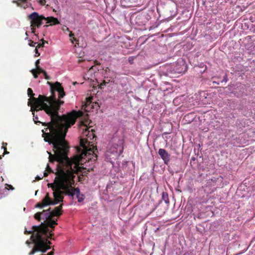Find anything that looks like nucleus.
I'll list each match as a JSON object with an SVG mask.
<instances>
[{"instance_id": "1a4fd4ad", "label": "nucleus", "mask_w": 255, "mask_h": 255, "mask_svg": "<svg viewBox=\"0 0 255 255\" xmlns=\"http://www.w3.org/2000/svg\"><path fill=\"white\" fill-rule=\"evenodd\" d=\"M62 189H57L53 192V196L54 198V200L53 201L54 203L56 202V204H58L60 202L63 201V197L62 196L63 194H65V191L63 190Z\"/></svg>"}, {"instance_id": "ea45409f", "label": "nucleus", "mask_w": 255, "mask_h": 255, "mask_svg": "<svg viewBox=\"0 0 255 255\" xmlns=\"http://www.w3.org/2000/svg\"><path fill=\"white\" fill-rule=\"evenodd\" d=\"M192 159L193 160H195V158H194V157H193V158H192Z\"/></svg>"}, {"instance_id": "58836bf2", "label": "nucleus", "mask_w": 255, "mask_h": 255, "mask_svg": "<svg viewBox=\"0 0 255 255\" xmlns=\"http://www.w3.org/2000/svg\"><path fill=\"white\" fill-rule=\"evenodd\" d=\"M183 66H184L185 67H186V66L185 64H183Z\"/></svg>"}, {"instance_id": "6e6552de", "label": "nucleus", "mask_w": 255, "mask_h": 255, "mask_svg": "<svg viewBox=\"0 0 255 255\" xmlns=\"http://www.w3.org/2000/svg\"><path fill=\"white\" fill-rule=\"evenodd\" d=\"M56 203H54L53 200H52L50 197L48 193H47L44 198L42 200L41 202H39L37 203L35 207L38 208H42L45 206L51 205H56Z\"/></svg>"}, {"instance_id": "0eeeda50", "label": "nucleus", "mask_w": 255, "mask_h": 255, "mask_svg": "<svg viewBox=\"0 0 255 255\" xmlns=\"http://www.w3.org/2000/svg\"><path fill=\"white\" fill-rule=\"evenodd\" d=\"M65 194L71 196L72 197L75 195H76L78 198V201L79 202H82L84 200L83 197V195H80V191L79 189L78 188L73 189L72 186L71 187H68V189L66 190Z\"/></svg>"}, {"instance_id": "9b49d317", "label": "nucleus", "mask_w": 255, "mask_h": 255, "mask_svg": "<svg viewBox=\"0 0 255 255\" xmlns=\"http://www.w3.org/2000/svg\"><path fill=\"white\" fill-rule=\"evenodd\" d=\"M158 154L161 156L162 159L164 161L165 163L169 161L170 159V155L165 149L160 148L158 150Z\"/></svg>"}, {"instance_id": "4468645a", "label": "nucleus", "mask_w": 255, "mask_h": 255, "mask_svg": "<svg viewBox=\"0 0 255 255\" xmlns=\"http://www.w3.org/2000/svg\"><path fill=\"white\" fill-rule=\"evenodd\" d=\"M162 199L166 203L168 204L169 202L168 199V195L166 192H163L162 195Z\"/></svg>"}, {"instance_id": "dca6fc26", "label": "nucleus", "mask_w": 255, "mask_h": 255, "mask_svg": "<svg viewBox=\"0 0 255 255\" xmlns=\"http://www.w3.org/2000/svg\"><path fill=\"white\" fill-rule=\"evenodd\" d=\"M27 0H13L12 2L14 3H16L17 6H21L22 3H25L26 2Z\"/></svg>"}, {"instance_id": "72a5a7b5", "label": "nucleus", "mask_w": 255, "mask_h": 255, "mask_svg": "<svg viewBox=\"0 0 255 255\" xmlns=\"http://www.w3.org/2000/svg\"><path fill=\"white\" fill-rule=\"evenodd\" d=\"M42 178V177H40L39 176H37L36 177V178H35V179H36V180H38H38H39L41 179Z\"/></svg>"}, {"instance_id": "20e7f679", "label": "nucleus", "mask_w": 255, "mask_h": 255, "mask_svg": "<svg viewBox=\"0 0 255 255\" xmlns=\"http://www.w3.org/2000/svg\"><path fill=\"white\" fill-rule=\"evenodd\" d=\"M83 130L82 136L80 139V145L83 148L80 158L86 161L95 162L97 160L98 150L94 142L96 140L95 130L86 125L82 124L80 127Z\"/></svg>"}, {"instance_id": "7c9ffc66", "label": "nucleus", "mask_w": 255, "mask_h": 255, "mask_svg": "<svg viewBox=\"0 0 255 255\" xmlns=\"http://www.w3.org/2000/svg\"><path fill=\"white\" fill-rule=\"evenodd\" d=\"M3 148L4 149V154H8V153H9V152L7 151V150H6V147H4Z\"/></svg>"}, {"instance_id": "4c0bfd02", "label": "nucleus", "mask_w": 255, "mask_h": 255, "mask_svg": "<svg viewBox=\"0 0 255 255\" xmlns=\"http://www.w3.org/2000/svg\"><path fill=\"white\" fill-rule=\"evenodd\" d=\"M49 25H45L44 26V27H48Z\"/></svg>"}, {"instance_id": "423d86ee", "label": "nucleus", "mask_w": 255, "mask_h": 255, "mask_svg": "<svg viewBox=\"0 0 255 255\" xmlns=\"http://www.w3.org/2000/svg\"><path fill=\"white\" fill-rule=\"evenodd\" d=\"M62 205H60L58 207L55 208L54 210L51 212L50 211V208L46 210H43V211H47L49 214L45 213L41 214V218L45 219V220L49 219V218H53L54 216H59L62 214Z\"/></svg>"}, {"instance_id": "c9c22d12", "label": "nucleus", "mask_w": 255, "mask_h": 255, "mask_svg": "<svg viewBox=\"0 0 255 255\" xmlns=\"http://www.w3.org/2000/svg\"><path fill=\"white\" fill-rule=\"evenodd\" d=\"M106 85V82L104 81L103 83L101 84V86H102L103 85Z\"/></svg>"}, {"instance_id": "f704fd0d", "label": "nucleus", "mask_w": 255, "mask_h": 255, "mask_svg": "<svg viewBox=\"0 0 255 255\" xmlns=\"http://www.w3.org/2000/svg\"><path fill=\"white\" fill-rule=\"evenodd\" d=\"M93 67H94V66H92L89 68V70H88V73H89V72H90L91 71V70L92 69H93Z\"/></svg>"}, {"instance_id": "f257e3e1", "label": "nucleus", "mask_w": 255, "mask_h": 255, "mask_svg": "<svg viewBox=\"0 0 255 255\" xmlns=\"http://www.w3.org/2000/svg\"><path fill=\"white\" fill-rule=\"evenodd\" d=\"M50 86L51 96L46 97L39 95L38 98L34 97L32 90L27 89V95L30 97L28 105L31 107V111L44 110L50 116L51 121L48 123H43V126L46 127L42 130V137L50 135L51 136L67 133L68 128L75 124L77 118L83 116V113L81 111H73L66 115L60 116L59 111L60 106L64 104V101L56 99L54 94L55 91L58 93V98H62L65 95L63 88L61 84L56 82L53 84L47 82Z\"/></svg>"}, {"instance_id": "393cba45", "label": "nucleus", "mask_w": 255, "mask_h": 255, "mask_svg": "<svg viewBox=\"0 0 255 255\" xmlns=\"http://www.w3.org/2000/svg\"><path fill=\"white\" fill-rule=\"evenodd\" d=\"M35 56L37 57L40 55V53L38 52L37 48H36V47L35 49Z\"/></svg>"}, {"instance_id": "f03ea898", "label": "nucleus", "mask_w": 255, "mask_h": 255, "mask_svg": "<svg viewBox=\"0 0 255 255\" xmlns=\"http://www.w3.org/2000/svg\"><path fill=\"white\" fill-rule=\"evenodd\" d=\"M67 133L58 134L51 136L50 135L44 137V140L53 145L54 154L47 151L49 154V161L53 163L58 162L55 174L56 177L53 183H48V186L52 188L54 191L57 189H62L63 190L71 187L74 183V174L80 170V167L77 163L72 161L68 157L69 146L65 140Z\"/></svg>"}, {"instance_id": "6ab92c4d", "label": "nucleus", "mask_w": 255, "mask_h": 255, "mask_svg": "<svg viewBox=\"0 0 255 255\" xmlns=\"http://www.w3.org/2000/svg\"><path fill=\"white\" fill-rule=\"evenodd\" d=\"M74 34L72 33V31H70V33H69V37L72 38V39H71V42L72 43H74V41H76V38L74 37Z\"/></svg>"}, {"instance_id": "cd10ccee", "label": "nucleus", "mask_w": 255, "mask_h": 255, "mask_svg": "<svg viewBox=\"0 0 255 255\" xmlns=\"http://www.w3.org/2000/svg\"><path fill=\"white\" fill-rule=\"evenodd\" d=\"M46 2V1L45 0H39V3L41 4V5H44L45 3Z\"/></svg>"}, {"instance_id": "f8f14e48", "label": "nucleus", "mask_w": 255, "mask_h": 255, "mask_svg": "<svg viewBox=\"0 0 255 255\" xmlns=\"http://www.w3.org/2000/svg\"><path fill=\"white\" fill-rule=\"evenodd\" d=\"M45 20L47 21V23H50L49 25H54L60 23L58 19L53 16L45 17Z\"/></svg>"}, {"instance_id": "a211bd4d", "label": "nucleus", "mask_w": 255, "mask_h": 255, "mask_svg": "<svg viewBox=\"0 0 255 255\" xmlns=\"http://www.w3.org/2000/svg\"><path fill=\"white\" fill-rule=\"evenodd\" d=\"M46 171L48 173H54L52 168L50 167L49 165L47 164L46 168Z\"/></svg>"}, {"instance_id": "7ed1b4c3", "label": "nucleus", "mask_w": 255, "mask_h": 255, "mask_svg": "<svg viewBox=\"0 0 255 255\" xmlns=\"http://www.w3.org/2000/svg\"><path fill=\"white\" fill-rule=\"evenodd\" d=\"M47 227L45 224L41 223L39 226H33L32 230L28 231H24V234H31L30 240L34 246L32 250L29 253V255H33L36 252L45 253L48 250L51 248V243L48 240Z\"/></svg>"}, {"instance_id": "9d476101", "label": "nucleus", "mask_w": 255, "mask_h": 255, "mask_svg": "<svg viewBox=\"0 0 255 255\" xmlns=\"http://www.w3.org/2000/svg\"><path fill=\"white\" fill-rule=\"evenodd\" d=\"M53 218H49V219L45 220L44 221V223H43V224H45L46 226L47 227L48 229V235H49V237H48V239H52V237L53 236V233H52V230H50L48 228V227L54 228V226L55 225H57V223L56 221H54L52 219Z\"/></svg>"}, {"instance_id": "5701e85b", "label": "nucleus", "mask_w": 255, "mask_h": 255, "mask_svg": "<svg viewBox=\"0 0 255 255\" xmlns=\"http://www.w3.org/2000/svg\"><path fill=\"white\" fill-rule=\"evenodd\" d=\"M44 41H43L42 43H38L37 46H36V48H40V47H43L44 46Z\"/></svg>"}, {"instance_id": "aec40b11", "label": "nucleus", "mask_w": 255, "mask_h": 255, "mask_svg": "<svg viewBox=\"0 0 255 255\" xmlns=\"http://www.w3.org/2000/svg\"><path fill=\"white\" fill-rule=\"evenodd\" d=\"M37 44V43L36 42H34L33 41H32V40H29V43H28V45L30 46H32V47H36V45Z\"/></svg>"}, {"instance_id": "c85d7f7f", "label": "nucleus", "mask_w": 255, "mask_h": 255, "mask_svg": "<svg viewBox=\"0 0 255 255\" xmlns=\"http://www.w3.org/2000/svg\"><path fill=\"white\" fill-rule=\"evenodd\" d=\"M223 81H224L225 82H227L228 81V78L226 75L224 77Z\"/></svg>"}, {"instance_id": "2f4dec72", "label": "nucleus", "mask_w": 255, "mask_h": 255, "mask_svg": "<svg viewBox=\"0 0 255 255\" xmlns=\"http://www.w3.org/2000/svg\"><path fill=\"white\" fill-rule=\"evenodd\" d=\"M2 144V148L6 147L5 146L7 145V143L6 142H3Z\"/></svg>"}, {"instance_id": "412c9836", "label": "nucleus", "mask_w": 255, "mask_h": 255, "mask_svg": "<svg viewBox=\"0 0 255 255\" xmlns=\"http://www.w3.org/2000/svg\"><path fill=\"white\" fill-rule=\"evenodd\" d=\"M37 71V72L39 74L40 73H44L45 71L43 70L42 68H41L40 67H38L37 68H36V69Z\"/></svg>"}, {"instance_id": "473e14b6", "label": "nucleus", "mask_w": 255, "mask_h": 255, "mask_svg": "<svg viewBox=\"0 0 255 255\" xmlns=\"http://www.w3.org/2000/svg\"><path fill=\"white\" fill-rule=\"evenodd\" d=\"M48 173L47 171H45L43 174L44 177H47L48 176Z\"/></svg>"}, {"instance_id": "b1692460", "label": "nucleus", "mask_w": 255, "mask_h": 255, "mask_svg": "<svg viewBox=\"0 0 255 255\" xmlns=\"http://www.w3.org/2000/svg\"><path fill=\"white\" fill-rule=\"evenodd\" d=\"M43 75H44V78L47 79V80H49L50 79V77L47 75L46 72H44V73H43Z\"/></svg>"}, {"instance_id": "2eb2a0df", "label": "nucleus", "mask_w": 255, "mask_h": 255, "mask_svg": "<svg viewBox=\"0 0 255 255\" xmlns=\"http://www.w3.org/2000/svg\"><path fill=\"white\" fill-rule=\"evenodd\" d=\"M32 114L33 115V121L35 123V124H37L38 123H39V124H41L42 126L43 125V122H41L40 121H37L38 118V116L37 115H34V111H32ZM49 122H48L47 123H48ZM44 123H46L45 122H44Z\"/></svg>"}, {"instance_id": "4be33fe9", "label": "nucleus", "mask_w": 255, "mask_h": 255, "mask_svg": "<svg viewBox=\"0 0 255 255\" xmlns=\"http://www.w3.org/2000/svg\"><path fill=\"white\" fill-rule=\"evenodd\" d=\"M31 72L33 75V76L35 78H37L38 77V75L39 74L37 72L36 70L33 69L31 70Z\"/></svg>"}, {"instance_id": "a878e982", "label": "nucleus", "mask_w": 255, "mask_h": 255, "mask_svg": "<svg viewBox=\"0 0 255 255\" xmlns=\"http://www.w3.org/2000/svg\"><path fill=\"white\" fill-rule=\"evenodd\" d=\"M39 63H40V60L39 59H38L35 62V66H36V68H37L38 67H40L39 66Z\"/></svg>"}, {"instance_id": "ddd939ff", "label": "nucleus", "mask_w": 255, "mask_h": 255, "mask_svg": "<svg viewBox=\"0 0 255 255\" xmlns=\"http://www.w3.org/2000/svg\"><path fill=\"white\" fill-rule=\"evenodd\" d=\"M47 211H42L41 212H37L34 215V218L40 221L41 219V214H45V213L47 214H49Z\"/></svg>"}, {"instance_id": "f3484780", "label": "nucleus", "mask_w": 255, "mask_h": 255, "mask_svg": "<svg viewBox=\"0 0 255 255\" xmlns=\"http://www.w3.org/2000/svg\"><path fill=\"white\" fill-rule=\"evenodd\" d=\"M106 72H109L110 73H111L114 77L113 78V79L116 78V75L117 73L115 71H111L109 68H107L106 70Z\"/></svg>"}, {"instance_id": "e433bc0d", "label": "nucleus", "mask_w": 255, "mask_h": 255, "mask_svg": "<svg viewBox=\"0 0 255 255\" xmlns=\"http://www.w3.org/2000/svg\"><path fill=\"white\" fill-rule=\"evenodd\" d=\"M26 244H27L28 245H30L31 244V242H29V241H27L26 242Z\"/></svg>"}, {"instance_id": "bb28decb", "label": "nucleus", "mask_w": 255, "mask_h": 255, "mask_svg": "<svg viewBox=\"0 0 255 255\" xmlns=\"http://www.w3.org/2000/svg\"><path fill=\"white\" fill-rule=\"evenodd\" d=\"M31 26V30H32V32L34 33L35 32V30H36V28H35V26H31V25H30Z\"/></svg>"}, {"instance_id": "39448f33", "label": "nucleus", "mask_w": 255, "mask_h": 255, "mask_svg": "<svg viewBox=\"0 0 255 255\" xmlns=\"http://www.w3.org/2000/svg\"><path fill=\"white\" fill-rule=\"evenodd\" d=\"M28 18L30 19L31 26H35L37 28L42 24V20H45V17L42 15H39L36 12H33L28 16Z\"/></svg>"}, {"instance_id": "c756f323", "label": "nucleus", "mask_w": 255, "mask_h": 255, "mask_svg": "<svg viewBox=\"0 0 255 255\" xmlns=\"http://www.w3.org/2000/svg\"><path fill=\"white\" fill-rule=\"evenodd\" d=\"M94 64L96 65H100V63L97 60H95L94 61Z\"/></svg>"}, {"instance_id": "a19ab883", "label": "nucleus", "mask_w": 255, "mask_h": 255, "mask_svg": "<svg viewBox=\"0 0 255 255\" xmlns=\"http://www.w3.org/2000/svg\"><path fill=\"white\" fill-rule=\"evenodd\" d=\"M1 156H0V159H1Z\"/></svg>"}]
</instances>
